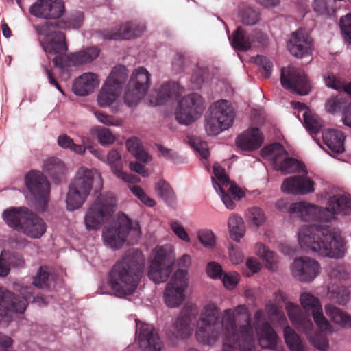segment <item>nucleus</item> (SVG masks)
<instances>
[{
    "label": "nucleus",
    "mask_w": 351,
    "mask_h": 351,
    "mask_svg": "<svg viewBox=\"0 0 351 351\" xmlns=\"http://www.w3.org/2000/svg\"><path fill=\"white\" fill-rule=\"evenodd\" d=\"M156 191L158 195L167 203L171 204L176 195L171 186L165 180H160L156 186Z\"/></svg>",
    "instance_id": "6e6d98bb"
},
{
    "label": "nucleus",
    "mask_w": 351,
    "mask_h": 351,
    "mask_svg": "<svg viewBox=\"0 0 351 351\" xmlns=\"http://www.w3.org/2000/svg\"><path fill=\"white\" fill-rule=\"evenodd\" d=\"M126 147L138 160L143 162H147L151 160L152 157L143 149L141 141L136 137L128 139L125 142Z\"/></svg>",
    "instance_id": "49530a36"
},
{
    "label": "nucleus",
    "mask_w": 351,
    "mask_h": 351,
    "mask_svg": "<svg viewBox=\"0 0 351 351\" xmlns=\"http://www.w3.org/2000/svg\"><path fill=\"white\" fill-rule=\"evenodd\" d=\"M245 218L246 222L256 229L263 226L267 221L265 213L258 206L248 208L245 212Z\"/></svg>",
    "instance_id": "a18cd8bd"
},
{
    "label": "nucleus",
    "mask_w": 351,
    "mask_h": 351,
    "mask_svg": "<svg viewBox=\"0 0 351 351\" xmlns=\"http://www.w3.org/2000/svg\"><path fill=\"white\" fill-rule=\"evenodd\" d=\"M43 170L51 179L59 180L67 172L64 162L56 157H51L43 161Z\"/></svg>",
    "instance_id": "c9c22d12"
},
{
    "label": "nucleus",
    "mask_w": 351,
    "mask_h": 351,
    "mask_svg": "<svg viewBox=\"0 0 351 351\" xmlns=\"http://www.w3.org/2000/svg\"><path fill=\"white\" fill-rule=\"evenodd\" d=\"M197 312L195 304H186L180 315L173 324L169 333V338L172 343H176L178 340L188 338L193 332L192 321Z\"/></svg>",
    "instance_id": "dca6fc26"
},
{
    "label": "nucleus",
    "mask_w": 351,
    "mask_h": 351,
    "mask_svg": "<svg viewBox=\"0 0 351 351\" xmlns=\"http://www.w3.org/2000/svg\"><path fill=\"white\" fill-rule=\"evenodd\" d=\"M255 331L259 345L263 349L274 350L276 348L278 337L271 324L265 321L261 326L258 324L265 319L263 310H257L254 315Z\"/></svg>",
    "instance_id": "aec40b11"
},
{
    "label": "nucleus",
    "mask_w": 351,
    "mask_h": 351,
    "mask_svg": "<svg viewBox=\"0 0 351 351\" xmlns=\"http://www.w3.org/2000/svg\"><path fill=\"white\" fill-rule=\"evenodd\" d=\"M40 36V43L47 56L63 54L68 50L65 43L64 34L60 32L55 24L45 22L36 27Z\"/></svg>",
    "instance_id": "ddd939ff"
},
{
    "label": "nucleus",
    "mask_w": 351,
    "mask_h": 351,
    "mask_svg": "<svg viewBox=\"0 0 351 351\" xmlns=\"http://www.w3.org/2000/svg\"><path fill=\"white\" fill-rule=\"evenodd\" d=\"M281 191L287 194L304 195L315 191V182L307 176H295L286 178Z\"/></svg>",
    "instance_id": "393cba45"
},
{
    "label": "nucleus",
    "mask_w": 351,
    "mask_h": 351,
    "mask_svg": "<svg viewBox=\"0 0 351 351\" xmlns=\"http://www.w3.org/2000/svg\"><path fill=\"white\" fill-rule=\"evenodd\" d=\"M241 19L243 24L253 25L259 21L260 13L252 8H248L242 12Z\"/></svg>",
    "instance_id": "774afa93"
},
{
    "label": "nucleus",
    "mask_w": 351,
    "mask_h": 351,
    "mask_svg": "<svg viewBox=\"0 0 351 351\" xmlns=\"http://www.w3.org/2000/svg\"><path fill=\"white\" fill-rule=\"evenodd\" d=\"M234 119L231 103L225 99L214 102L209 108L205 130L210 136H215L232 126Z\"/></svg>",
    "instance_id": "9d476101"
},
{
    "label": "nucleus",
    "mask_w": 351,
    "mask_h": 351,
    "mask_svg": "<svg viewBox=\"0 0 351 351\" xmlns=\"http://www.w3.org/2000/svg\"><path fill=\"white\" fill-rule=\"evenodd\" d=\"M213 176L211 177L213 186L220 195L225 206L230 210L235 208L233 199H241L244 197V192L237 185L232 183L226 175L224 169L218 163L213 166Z\"/></svg>",
    "instance_id": "9b49d317"
},
{
    "label": "nucleus",
    "mask_w": 351,
    "mask_h": 351,
    "mask_svg": "<svg viewBox=\"0 0 351 351\" xmlns=\"http://www.w3.org/2000/svg\"><path fill=\"white\" fill-rule=\"evenodd\" d=\"M266 40L265 36L260 31L255 30L249 34L239 27L234 33L230 43L232 47L239 51H246L252 46L263 45Z\"/></svg>",
    "instance_id": "a878e982"
},
{
    "label": "nucleus",
    "mask_w": 351,
    "mask_h": 351,
    "mask_svg": "<svg viewBox=\"0 0 351 351\" xmlns=\"http://www.w3.org/2000/svg\"><path fill=\"white\" fill-rule=\"evenodd\" d=\"M129 187L133 195L143 204L148 207H154L156 205V201L149 197L141 187L136 185L130 186Z\"/></svg>",
    "instance_id": "0e129e2a"
},
{
    "label": "nucleus",
    "mask_w": 351,
    "mask_h": 351,
    "mask_svg": "<svg viewBox=\"0 0 351 351\" xmlns=\"http://www.w3.org/2000/svg\"><path fill=\"white\" fill-rule=\"evenodd\" d=\"M263 141V134L260 130L252 127L237 136L236 144L241 149L250 152L258 149Z\"/></svg>",
    "instance_id": "c756f323"
},
{
    "label": "nucleus",
    "mask_w": 351,
    "mask_h": 351,
    "mask_svg": "<svg viewBox=\"0 0 351 351\" xmlns=\"http://www.w3.org/2000/svg\"><path fill=\"white\" fill-rule=\"evenodd\" d=\"M275 169L285 174L304 171L302 164L296 159L289 157L288 154L285 155V157L276 165Z\"/></svg>",
    "instance_id": "09e8293b"
},
{
    "label": "nucleus",
    "mask_w": 351,
    "mask_h": 351,
    "mask_svg": "<svg viewBox=\"0 0 351 351\" xmlns=\"http://www.w3.org/2000/svg\"><path fill=\"white\" fill-rule=\"evenodd\" d=\"M99 54L100 49L97 47H88L69 55L68 64L73 66L89 64L95 60Z\"/></svg>",
    "instance_id": "72a5a7b5"
},
{
    "label": "nucleus",
    "mask_w": 351,
    "mask_h": 351,
    "mask_svg": "<svg viewBox=\"0 0 351 351\" xmlns=\"http://www.w3.org/2000/svg\"><path fill=\"white\" fill-rule=\"evenodd\" d=\"M144 265L145 258L140 250L131 249L126 252L109 274L108 283L116 296L127 298L135 292Z\"/></svg>",
    "instance_id": "20e7f679"
},
{
    "label": "nucleus",
    "mask_w": 351,
    "mask_h": 351,
    "mask_svg": "<svg viewBox=\"0 0 351 351\" xmlns=\"http://www.w3.org/2000/svg\"><path fill=\"white\" fill-rule=\"evenodd\" d=\"M327 295L331 301L345 305L349 301L350 291L344 287L331 285L328 286Z\"/></svg>",
    "instance_id": "de8ad7c7"
},
{
    "label": "nucleus",
    "mask_w": 351,
    "mask_h": 351,
    "mask_svg": "<svg viewBox=\"0 0 351 351\" xmlns=\"http://www.w3.org/2000/svg\"><path fill=\"white\" fill-rule=\"evenodd\" d=\"M323 210L324 222L335 220L337 215H349L351 214V197L341 194L332 195L328 199Z\"/></svg>",
    "instance_id": "412c9836"
},
{
    "label": "nucleus",
    "mask_w": 351,
    "mask_h": 351,
    "mask_svg": "<svg viewBox=\"0 0 351 351\" xmlns=\"http://www.w3.org/2000/svg\"><path fill=\"white\" fill-rule=\"evenodd\" d=\"M285 341L290 351H308L298 334L289 326L283 328Z\"/></svg>",
    "instance_id": "79ce46f5"
},
{
    "label": "nucleus",
    "mask_w": 351,
    "mask_h": 351,
    "mask_svg": "<svg viewBox=\"0 0 351 351\" xmlns=\"http://www.w3.org/2000/svg\"><path fill=\"white\" fill-rule=\"evenodd\" d=\"M120 93V90L104 83L97 95V104L101 108L110 106L116 101Z\"/></svg>",
    "instance_id": "58836bf2"
},
{
    "label": "nucleus",
    "mask_w": 351,
    "mask_h": 351,
    "mask_svg": "<svg viewBox=\"0 0 351 351\" xmlns=\"http://www.w3.org/2000/svg\"><path fill=\"white\" fill-rule=\"evenodd\" d=\"M21 294L22 298L15 296L12 292L0 287V322L9 323L12 319L10 312L23 313L25 311L32 292L29 288H25Z\"/></svg>",
    "instance_id": "2eb2a0df"
},
{
    "label": "nucleus",
    "mask_w": 351,
    "mask_h": 351,
    "mask_svg": "<svg viewBox=\"0 0 351 351\" xmlns=\"http://www.w3.org/2000/svg\"><path fill=\"white\" fill-rule=\"evenodd\" d=\"M285 341L290 351H308L298 334L289 326L283 328Z\"/></svg>",
    "instance_id": "a19ab883"
},
{
    "label": "nucleus",
    "mask_w": 351,
    "mask_h": 351,
    "mask_svg": "<svg viewBox=\"0 0 351 351\" xmlns=\"http://www.w3.org/2000/svg\"><path fill=\"white\" fill-rule=\"evenodd\" d=\"M146 93L127 84L123 96V102L129 107L136 106L145 97Z\"/></svg>",
    "instance_id": "3c124183"
},
{
    "label": "nucleus",
    "mask_w": 351,
    "mask_h": 351,
    "mask_svg": "<svg viewBox=\"0 0 351 351\" xmlns=\"http://www.w3.org/2000/svg\"><path fill=\"white\" fill-rule=\"evenodd\" d=\"M29 209L27 207H11L2 213L3 221L10 228L21 231Z\"/></svg>",
    "instance_id": "473e14b6"
},
{
    "label": "nucleus",
    "mask_w": 351,
    "mask_h": 351,
    "mask_svg": "<svg viewBox=\"0 0 351 351\" xmlns=\"http://www.w3.org/2000/svg\"><path fill=\"white\" fill-rule=\"evenodd\" d=\"M287 47L290 53L298 58L311 56L313 50L312 38L302 29L291 34Z\"/></svg>",
    "instance_id": "b1692460"
},
{
    "label": "nucleus",
    "mask_w": 351,
    "mask_h": 351,
    "mask_svg": "<svg viewBox=\"0 0 351 351\" xmlns=\"http://www.w3.org/2000/svg\"><path fill=\"white\" fill-rule=\"evenodd\" d=\"M128 77V70L125 66L117 65L111 71L105 83L110 84L121 90L123 84Z\"/></svg>",
    "instance_id": "c03bdc74"
},
{
    "label": "nucleus",
    "mask_w": 351,
    "mask_h": 351,
    "mask_svg": "<svg viewBox=\"0 0 351 351\" xmlns=\"http://www.w3.org/2000/svg\"><path fill=\"white\" fill-rule=\"evenodd\" d=\"M324 310L326 315L334 323L343 327L351 328V316L348 313L331 304H326Z\"/></svg>",
    "instance_id": "37998d69"
},
{
    "label": "nucleus",
    "mask_w": 351,
    "mask_h": 351,
    "mask_svg": "<svg viewBox=\"0 0 351 351\" xmlns=\"http://www.w3.org/2000/svg\"><path fill=\"white\" fill-rule=\"evenodd\" d=\"M169 225L171 230L179 239L186 243H189L191 241V238L189 234L180 221L177 219L171 220Z\"/></svg>",
    "instance_id": "e2e57ef3"
},
{
    "label": "nucleus",
    "mask_w": 351,
    "mask_h": 351,
    "mask_svg": "<svg viewBox=\"0 0 351 351\" xmlns=\"http://www.w3.org/2000/svg\"><path fill=\"white\" fill-rule=\"evenodd\" d=\"M297 238L304 250L332 258H341L345 255L344 239L328 225H302L298 230Z\"/></svg>",
    "instance_id": "7ed1b4c3"
},
{
    "label": "nucleus",
    "mask_w": 351,
    "mask_h": 351,
    "mask_svg": "<svg viewBox=\"0 0 351 351\" xmlns=\"http://www.w3.org/2000/svg\"><path fill=\"white\" fill-rule=\"evenodd\" d=\"M184 88L176 82L164 84L159 90H152L147 100L152 106H158L178 100L176 119L181 124L189 125L198 119L206 108L205 101L197 93L188 94L180 99Z\"/></svg>",
    "instance_id": "f03ea898"
},
{
    "label": "nucleus",
    "mask_w": 351,
    "mask_h": 351,
    "mask_svg": "<svg viewBox=\"0 0 351 351\" xmlns=\"http://www.w3.org/2000/svg\"><path fill=\"white\" fill-rule=\"evenodd\" d=\"M99 83L100 80L97 74L92 72L85 73L75 80L73 91L80 96L88 95L99 86Z\"/></svg>",
    "instance_id": "7c9ffc66"
},
{
    "label": "nucleus",
    "mask_w": 351,
    "mask_h": 351,
    "mask_svg": "<svg viewBox=\"0 0 351 351\" xmlns=\"http://www.w3.org/2000/svg\"><path fill=\"white\" fill-rule=\"evenodd\" d=\"M175 249L171 244L158 245L152 252L147 276L155 283L164 282L172 272L175 263Z\"/></svg>",
    "instance_id": "1a4fd4ad"
},
{
    "label": "nucleus",
    "mask_w": 351,
    "mask_h": 351,
    "mask_svg": "<svg viewBox=\"0 0 351 351\" xmlns=\"http://www.w3.org/2000/svg\"><path fill=\"white\" fill-rule=\"evenodd\" d=\"M245 268L243 269V274L250 277L255 274L258 273L263 268L261 261L254 256H249L245 262Z\"/></svg>",
    "instance_id": "052dcab7"
},
{
    "label": "nucleus",
    "mask_w": 351,
    "mask_h": 351,
    "mask_svg": "<svg viewBox=\"0 0 351 351\" xmlns=\"http://www.w3.org/2000/svg\"><path fill=\"white\" fill-rule=\"evenodd\" d=\"M188 287V271L178 269L166 285L163 293L165 304L169 308L180 306L185 300V291Z\"/></svg>",
    "instance_id": "4468645a"
},
{
    "label": "nucleus",
    "mask_w": 351,
    "mask_h": 351,
    "mask_svg": "<svg viewBox=\"0 0 351 351\" xmlns=\"http://www.w3.org/2000/svg\"><path fill=\"white\" fill-rule=\"evenodd\" d=\"M225 311L221 313V320ZM219 315L220 311L216 304L208 302L203 306L195 328V337L199 343L213 346L219 341L221 332L223 337L222 324L221 327L217 325Z\"/></svg>",
    "instance_id": "423d86ee"
},
{
    "label": "nucleus",
    "mask_w": 351,
    "mask_h": 351,
    "mask_svg": "<svg viewBox=\"0 0 351 351\" xmlns=\"http://www.w3.org/2000/svg\"><path fill=\"white\" fill-rule=\"evenodd\" d=\"M51 274L47 267H40L33 279V285L38 288H46L50 286Z\"/></svg>",
    "instance_id": "13d9d810"
},
{
    "label": "nucleus",
    "mask_w": 351,
    "mask_h": 351,
    "mask_svg": "<svg viewBox=\"0 0 351 351\" xmlns=\"http://www.w3.org/2000/svg\"><path fill=\"white\" fill-rule=\"evenodd\" d=\"M90 134L91 135L96 136L98 142L102 146L112 145L116 141V137L112 132L106 128H93L90 130Z\"/></svg>",
    "instance_id": "864d4df0"
},
{
    "label": "nucleus",
    "mask_w": 351,
    "mask_h": 351,
    "mask_svg": "<svg viewBox=\"0 0 351 351\" xmlns=\"http://www.w3.org/2000/svg\"><path fill=\"white\" fill-rule=\"evenodd\" d=\"M322 138L325 145L334 153L344 152L345 136L338 130L327 129L322 131Z\"/></svg>",
    "instance_id": "f704fd0d"
},
{
    "label": "nucleus",
    "mask_w": 351,
    "mask_h": 351,
    "mask_svg": "<svg viewBox=\"0 0 351 351\" xmlns=\"http://www.w3.org/2000/svg\"><path fill=\"white\" fill-rule=\"evenodd\" d=\"M57 143L62 149H69L79 155H84L86 150L84 145L75 144L73 140L66 134H60L58 137Z\"/></svg>",
    "instance_id": "8fccbe9b"
},
{
    "label": "nucleus",
    "mask_w": 351,
    "mask_h": 351,
    "mask_svg": "<svg viewBox=\"0 0 351 351\" xmlns=\"http://www.w3.org/2000/svg\"><path fill=\"white\" fill-rule=\"evenodd\" d=\"M339 27L344 40L351 44V13L340 19Z\"/></svg>",
    "instance_id": "338daca9"
},
{
    "label": "nucleus",
    "mask_w": 351,
    "mask_h": 351,
    "mask_svg": "<svg viewBox=\"0 0 351 351\" xmlns=\"http://www.w3.org/2000/svg\"><path fill=\"white\" fill-rule=\"evenodd\" d=\"M228 228L230 237L235 241L239 242L245 233V227L243 218L236 214L232 213L228 219Z\"/></svg>",
    "instance_id": "ea45409f"
},
{
    "label": "nucleus",
    "mask_w": 351,
    "mask_h": 351,
    "mask_svg": "<svg viewBox=\"0 0 351 351\" xmlns=\"http://www.w3.org/2000/svg\"><path fill=\"white\" fill-rule=\"evenodd\" d=\"M324 80L327 87L338 91L343 90L346 93L347 84H346L341 78L336 76L334 73H327L324 76Z\"/></svg>",
    "instance_id": "bf43d9fd"
},
{
    "label": "nucleus",
    "mask_w": 351,
    "mask_h": 351,
    "mask_svg": "<svg viewBox=\"0 0 351 351\" xmlns=\"http://www.w3.org/2000/svg\"><path fill=\"white\" fill-rule=\"evenodd\" d=\"M136 339L141 351H162L163 342L153 326L136 320Z\"/></svg>",
    "instance_id": "a211bd4d"
},
{
    "label": "nucleus",
    "mask_w": 351,
    "mask_h": 351,
    "mask_svg": "<svg viewBox=\"0 0 351 351\" xmlns=\"http://www.w3.org/2000/svg\"><path fill=\"white\" fill-rule=\"evenodd\" d=\"M46 230L47 224L44 220L29 210L21 232L31 238L38 239L45 233Z\"/></svg>",
    "instance_id": "2f4dec72"
},
{
    "label": "nucleus",
    "mask_w": 351,
    "mask_h": 351,
    "mask_svg": "<svg viewBox=\"0 0 351 351\" xmlns=\"http://www.w3.org/2000/svg\"><path fill=\"white\" fill-rule=\"evenodd\" d=\"M103 162L108 165L112 173L124 182L128 184L140 182L141 180L138 177L123 171L122 157L117 149H112L106 155L105 154Z\"/></svg>",
    "instance_id": "bb28decb"
},
{
    "label": "nucleus",
    "mask_w": 351,
    "mask_h": 351,
    "mask_svg": "<svg viewBox=\"0 0 351 351\" xmlns=\"http://www.w3.org/2000/svg\"><path fill=\"white\" fill-rule=\"evenodd\" d=\"M150 77L149 71L145 68L140 66L133 71L127 84L147 92L150 86Z\"/></svg>",
    "instance_id": "e433bc0d"
},
{
    "label": "nucleus",
    "mask_w": 351,
    "mask_h": 351,
    "mask_svg": "<svg viewBox=\"0 0 351 351\" xmlns=\"http://www.w3.org/2000/svg\"><path fill=\"white\" fill-rule=\"evenodd\" d=\"M265 310L271 322H276L280 324L287 323L286 316L282 311V306L279 304L269 301L265 305Z\"/></svg>",
    "instance_id": "5fc2aeb1"
},
{
    "label": "nucleus",
    "mask_w": 351,
    "mask_h": 351,
    "mask_svg": "<svg viewBox=\"0 0 351 351\" xmlns=\"http://www.w3.org/2000/svg\"><path fill=\"white\" fill-rule=\"evenodd\" d=\"M29 13L39 18L57 19L64 12L62 0H37L29 9Z\"/></svg>",
    "instance_id": "5701e85b"
},
{
    "label": "nucleus",
    "mask_w": 351,
    "mask_h": 351,
    "mask_svg": "<svg viewBox=\"0 0 351 351\" xmlns=\"http://www.w3.org/2000/svg\"><path fill=\"white\" fill-rule=\"evenodd\" d=\"M292 210L301 221L306 222H324L322 215L323 207L307 201H300L293 203Z\"/></svg>",
    "instance_id": "cd10ccee"
},
{
    "label": "nucleus",
    "mask_w": 351,
    "mask_h": 351,
    "mask_svg": "<svg viewBox=\"0 0 351 351\" xmlns=\"http://www.w3.org/2000/svg\"><path fill=\"white\" fill-rule=\"evenodd\" d=\"M309 343L315 348L326 351L329 348L328 340L326 337L319 333L311 334L306 337Z\"/></svg>",
    "instance_id": "680f3d73"
},
{
    "label": "nucleus",
    "mask_w": 351,
    "mask_h": 351,
    "mask_svg": "<svg viewBox=\"0 0 351 351\" xmlns=\"http://www.w3.org/2000/svg\"><path fill=\"white\" fill-rule=\"evenodd\" d=\"M141 235L140 225L132 221L123 213L117 215V219L112 225L102 230L101 239L105 246L112 250H119L127 242L133 244Z\"/></svg>",
    "instance_id": "39448f33"
},
{
    "label": "nucleus",
    "mask_w": 351,
    "mask_h": 351,
    "mask_svg": "<svg viewBox=\"0 0 351 351\" xmlns=\"http://www.w3.org/2000/svg\"><path fill=\"white\" fill-rule=\"evenodd\" d=\"M292 325L300 332L304 333L306 336L310 335L311 334V331L313 328V324L308 316H304L302 315L301 317L298 318L295 321V324H292Z\"/></svg>",
    "instance_id": "69168bd1"
},
{
    "label": "nucleus",
    "mask_w": 351,
    "mask_h": 351,
    "mask_svg": "<svg viewBox=\"0 0 351 351\" xmlns=\"http://www.w3.org/2000/svg\"><path fill=\"white\" fill-rule=\"evenodd\" d=\"M145 30V26L134 22L122 25L118 31L105 30L100 33L105 40L130 39L140 36Z\"/></svg>",
    "instance_id": "c85d7f7f"
},
{
    "label": "nucleus",
    "mask_w": 351,
    "mask_h": 351,
    "mask_svg": "<svg viewBox=\"0 0 351 351\" xmlns=\"http://www.w3.org/2000/svg\"><path fill=\"white\" fill-rule=\"evenodd\" d=\"M95 172L97 171L84 166L77 170L65 198L67 210H78L84 204L93 189Z\"/></svg>",
    "instance_id": "0eeeda50"
},
{
    "label": "nucleus",
    "mask_w": 351,
    "mask_h": 351,
    "mask_svg": "<svg viewBox=\"0 0 351 351\" xmlns=\"http://www.w3.org/2000/svg\"><path fill=\"white\" fill-rule=\"evenodd\" d=\"M261 154L263 158L271 162L275 168L287 155V152L281 144L275 143L263 148Z\"/></svg>",
    "instance_id": "4c0bfd02"
},
{
    "label": "nucleus",
    "mask_w": 351,
    "mask_h": 351,
    "mask_svg": "<svg viewBox=\"0 0 351 351\" xmlns=\"http://www.w3.org/2000/svg\"><path fill=\"white\" fill-rule=\"evenodd\" d=\"M117 200L111 192L99 195L86 209L84 223L88 231L99 230L115 212Z\"/></svg>",
    "instance_id": "6e6552de"
},
{
    "label": "nucleus",
    "mask_w": 351,
    "mask_h": 351,
    "mask_svg": "<svg viewBox=\"0 0 351 351\" xmlns=\"http://www.w3.org/2000/svg\"><path fill=\"white\" fill-rule=\"evenodd\" d=\"M282 86L291 93L306 95L311 91V84L304 71L294 67L284 68L281 71Z\"/></svg>",
    "instance_id": "f3484780"
},
{
    "label": "nucleus",
    "mask_w": 351,
    "mask_h": 351,
    "mask_svg": "<svg viewBox=\"0 0 351 351\" xmlns=\"http://www.w3.org/2000/svg\"><path fill=\"white\" fill-rule=\"evenodd\" d=\"M222 351H256L251 315L245 305L226 309L222 319Z\"/></svg>",
    "instance_id": "f257e3e1"
},
{
    "label": "nucleus",
    "mask_w": 351,
    "mask_h": 351,
    "mask_svg": "<svg viewBox=\"0 0 351 351\" xmlns=\"http://www.w3.org/2000/svg\"><path fill=\"white\" fill-rule=\"evenodd\" d=\"M291 270L293 276L300 281L309 282L319 274L321 267L315 259L304 256L295 259Z\"/></svg>",
    "instance_id": "4be33fe9"
},
{
    "label": "nucleus",
    "mask_w": 351,
    "mask_h": 351,
    "mask_svg": "<svg viewBox=\"0 0 351 351\" xmlns=\"http://www.w3.org/2000/svg\"><path fill=\"white\" fill-rule=\"evenodd\" d=\"M25 184L36 210L45 211L50 198V183L47 177L39 171H31L25 176Z\"/></svg>",
    "instance_id": "f8f14e48"
},
{
    "label": "nucleus",
    "mask_w": 351,
    "mask_h": 351,
    "mask_svg": "<svg viewBox=\"0 0 351 351\" xmlns=\"http://www.w3.org/2000/svg\"><path fill=\"white\" fill-rule=\"evenodd\" d=\"M303 123L311 135L316 134L322 127V120L310 110L303 113Z\"/></svg>",
    "instance_id": "603ef678"
},
{
    "label": "nucleus",
    "mask_w": 351,
    "mask_h": 351,
    "mask_svg": "<svg viewBox=\"0 0 351 351\" xmlns=\"http://www.w3.org/2000/svg\"><path fill=\"white\" fill-rule=\"evenodd\" d=\"M300 302L306 311H311L312 316L317 328L322 332L333 333L334 328L324 317L319 300L311 293L304 292L300 296Z\"/></svg>",
    "instance_id": "6ab92c4d"
},
{
    "label": "nucleus",
    "mask_w": 351,
    "mask_h": 351,
    "mask_svg": "<svg viewBox=\"0 0 351 351\" xmlns=\"http://www.w3.org/2000/svg\"><path fill=\"white\" fill-rule=\"evenodd\" d=\"M197 237L199 243L206 248L210 249L215 245L216 238L213 232L210 229H199L197 232Z\"/></svg>",
    "instance_id": "4d7b16f0"
}]
</instances>
